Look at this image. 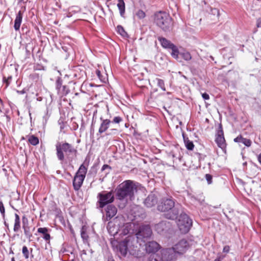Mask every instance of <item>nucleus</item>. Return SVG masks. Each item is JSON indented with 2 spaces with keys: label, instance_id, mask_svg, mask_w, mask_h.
I'll return each mask as SVG.
<instances>
[{
  "label": "nucleus",
  "instance_id": "cd10ccee",
  "mask_svg": "<svg viewBox=\"0 0 261 261\" xmlns=\"http://www.w3.org/2000/svg\"><path fill=\"white\" fill-rule=\"evenodd\" d=\"M182 57L186 61H189L191 59V54L188 51H184L180 54Z\"/></svg>",
  "mask_w": 261,
  "mask_h": 261
},
{
  "label": "nucleus",
  "instance_id": "de8ad7c7",
  "mask_svg": "<svg viewBox=\"0 0 261 261\" xmlns=\"http://www.w3.org/2000/svg\"><path fill=\"white\" fill-rule=\"evenodd\" d=\"M128 231L127 230V232H124V234H127V233H128Z\"/></svg>",
  "mask_w": 261,
  "mask_h": 261
},
{
  "label": "nucleus",
  "instance_id": "c85d7f7f",
  "mask_svg": "<svg viewBox=\"0 0 261 261\" xmlns=\"http://www.w3.org/2000/svg\"><path fill=\"white\" fill-rule=\"evenodd\" d=\"M149 261H161V256H158V254H151L149 257Z\"/></svg>",
  "mask_w": 261,
  "mask_h": 261
},
{
  "label": "nucleus",
  "instance_id": "473e14b6",
  "mask_svg": "<svg viewBox=\"0 0 261 261\" xmlns=\"http://www.w3.org/2000/svg\"><path fill=\"white\" fill-rule=\"evenodd\" d=\"M111 223H109V224L107 227L109 233L111 234V235L114 236L117 233V229H116L115 231H114L113 229L111 230Z\"/></svg>",
  "mask_w": 261,
  "mask_h": 261
},
{
  "label": "nucleus",
  "instance_id": "aec40b11",
  "mask_svg": "<svg viewBox=\"0 0 261 261\" xmlns=\"http://www.w3.org/2000/svg\"><path fill=\"white\" fill-rule=\"evenodd\" d=\"M24 220H25V218H23L22 228L24 230V233L25 237L28 239H30L32 237V234L31 232H30V227L28 226L27 219H25L26 221H27L26 223L25 222Z\"/></svg>",
  "mask_w": 261,
  "mask_h": 261
},
{
  "label": "nucleus",
  "instance_id": "a19ab883",
  "mask_svg": "<svg viewBox=\"0 0 261 261\" xmlns=\"http://www.w3.org/2000/svg\"><path fill=\"white\" fill-rule=\"evenodd\" d=\"M229 251V247L228 246H225L223 249V252L228 253Z\"/></svg>",
  "mask_w": 261,
  "mask_h": 261
},
{
  "label": "nucleus",
  "instance_id": "c03bdc74",
  "mask_svg": "<svg viewBox=\"0 0 261 261\" xmlns=\"http://www.w3.org/2000/svg\"><path fill=\"white\" fill-rule=\"evenodd\" d=\"M96 74L100 78V72L99 70H97L96 71Z\"/></svg>",
  "mask_w": 261,
  "mask_h": 261
},
{
  "label": "nucleus",
  "instance_id": "c756f323",
  "mask_svg": "<svg viewBox=\"0 0 261 261\" xmlns=\"http://www.w3.org/2000/svg\"><path fill=\"white\" fill-rule=\"evenodd\" d=\"M157 84L159 87H160L163 91H165L166 89L164 85V81L159 79H157Z\"/></svg>",
  "mask_w": 261,
  "mask_h": 261
},
{
  "label": "nucleus",
  "instance_id": "423d86ee",
  "mask_svg": "<svg viewBox=\"0 0 261 261\" xmlns=\"http://www.w3.org/2000/svg\"><path fill=\"white\" fill-rule=\"evenodd\" d=\"M87 172V168L82 164L80 166L73 181L74 189L77 191L81 187Z\"/></svg>",
  "mask_w": 261,
  "mask_h": 261
},
{
  "label": "nucleus",
  "instance_id": "7c9ffc66",
  "mask_svg": "<svg viewBox=\"0 0 261 261\" xmlns=\"http://www.w3.org/2000/svg\"><path fill=\"white\" fill-rule=\"evenodd\" d=\"M81 237L84 240L87 241L88 239V236L86 232L84 227H83L81 229Z\"/></svg>",
  "mask_w": 261,
  "mask_h": 261
},
{
  "label": "nucleus",
  "instance_id": "4c0bfd02",
  "mask_svg": "<svg viewBox=\"0 0 261 261\" xmlns=\"http://www.w3.org/2000/svg\"><path fill=\"white\" fill-rule=\"evenodd\" d=\"M122 120L120 117L117 116L114 118L113 122L115 123H119Z\"/></svg>",
  "mask_w": 261,
  "mask_h": 261
},
{
  "label": "nucleus",
  "instance_id": "412c9836",
  "mask_svg": "<svg viewBox=\"0 0 261 261\" xmlns=\"http://www.w3.org/2000/svg\"><path fill=\"white\" fill-rule=\"evenodd\" d=\"M38 233H42L43 236V238L46 241H49L50 239V234L47 232L48 229L46 227H40L37 230Z\"/></svg>",
  "mask_w": 261,
  "mask_h": 261
},
{
  "label": "nucleus",
  "instance_id": "ea45409f",
  "mask_svg": "<svg viewBox=\"0 0 261 261\" xmlns=\"http://www.w3.org/2000/svg\"><path fill=\"white\" fill-rule=\"evenodd\" d=\"M202 96L203 98L205 100H208L210 98V96H209L208 94H207L206 93H203L202 94Z\"/></svg>",
  "mask_w": 261,
  "mask_h": 261
},
{
  "label": "nucleus",
  "instance_id": "bb28decb",
  "mask_svg": "<svg viewBox=\"0 0 261 261\" xmlns=\"http://www.w3.org/2000/svg\"><path fill=\"white\" fill-rule=\"evenodd\" d=\"M117 32L122 36H123V37L126 36L127 34L125 32V31H124L123 27H122L121 26H120V25L117 26Z\"/></svg>",
  "mask_w": 261,
  "mask_h": 261
},
{
  "label": "nucleus",
  "instance_id": "a878e982",
  "mask_svg": "<svg viewBox=\"0 0 261 261\" xmlns=\"http://www.w3.org/2000/svg\"><path fill=\"white\" fill-rule=\"evenodd\" d=\"M172 50L171 52V56L175 59L178 58V50L177 48V47L173 45V47H171L170 48Z\"/></svg>",
  "mask_w": 261,
  "mask_h": 261
},
{
  "label": "nucleus",
  "instance_id": "a211bd4d",
  "mask_svg": "<svg viewBox=\"0 0 261 261\" xmlns=\"http://www.w3.org/2000/svg\"><path fill=\"white\" fill-rule=\"evenodd\" d=\"M22 13L19 11L16 15L14 21V29L16 31L19 30L22 21Z\"/></svg>",
  "mask_w": 261,
  "mask_h": 261
},
{
  "label": "nucleus",
  "instance_id": "39448f33",
  "mask_svg": "<svg viewBox=\"0 0 261 261\" xmlns=\"http://www.w3.org/2000/svg\"><path fill=\"white\" fill-rule=\"evenodd\" d=\"M56 150L57 157L61 161L64 160L65 155L68 156L76 151L73 147L67 143L57 144L56 145Z\"/></svg>",
  "mask_w": 261,
  "mask_h": 261
},
{
  "label": "nucleus",
  "instance_id": "1a4fd4ad",
  "mask_svg": "<svg viewBox=\"0 0 261 261\" xmlns=\"http://www.w3.org/2000/svg\"><path fill=\"white\" fill-rule=\"evenodd\" d=\"M176 254L172 248H166L161 251V261H175Z\"/></svg>",
  "mask_w": 261,
  "mask_h": 261
},
{
  "label": "nucleus",
  "instance_id": "603ef678",
  "mask_svg": "<svg viewBox=\"0 0 261 261\" xmlns=\"http://www.w3.org/2000/svg\"><path fill=\"white\" fill-rule=\"evenodd\" d=\"M12 261H14V259H13V258L12 259Z\"/></svg>",
  "mask_w": 261,
  "mask_h": 261
},
{
  "label": "nucleus",
  "instance_id": "79ce46f5",
  "mask_svg": "<svg viewBox=\"0 0 261 261\" xmlns=\"http://www.w3.org/2000/svg\"><path fill=\"white\" fill-rule=\"evenodd\" d=\"M257 26V27L261 28V20L258 21Z\"/></svg>",
  "mask_w": 261,
  "mask_h": 261
},
{
  "label": "nucleus",
  "instance_id": "e433bc0d",
  "mask_svg": "<svg viewBox=\"0 0 261 261\" xmlns=\"http://www.w3.org/2000/svg\"><path fill=\"white\" fill-rule=\"evenodd\" d=\"M205 178L208 184H211L212 182V176L211 175L206 174L205 175Z\"/></svg>",
  "mask_w": 261,
  "mask_h": 261
},
{
  "label": "nucleus",
  "instance_id": "f257e3e1",
  "mask_svg": "<svg viewBox=\"0 0 261 261\" xmlns=\"http://www.w3.org/2000/svg\"><path fill=\"white\" fill-rule=\"evenodd\" d=\"M142 244L139 242L134 236H128L125 240L116 245L117 253L122 256H125L128 252L130 254L137 257H140L141 253V246Z\"/></svg>",
  "mask_w": 261,
  "mask_h": 261
},
{
  "label": "nucleus",
  "instance_id": "49530a36",
  "mask_svg": "<svg viewBox=\"0 0 261 261\" xmlns=\"http://www.w3.org/2000/svg\"><path fill=\"white\" fill-rule=\"evenodd\" d=\"M113 133H115L116 132H117V130L116 129H112L111 130Z\"/></svg>",
  "mask_w": 261,
  "mask_h": 261
},
{
  "label": "nucleus",
  "instance_id": "9b49d317",
  "mask_svg": "<svg viewBox=\"0 0 261 261\" xmlns=\"http://www.w3.org/2000/svg\"><path fill=\"white\" fill-rule=\"evenodd\" d=\"M188 248L189 244L188 242L186 240H181L171 248L174 249L176 254H182L186 252Z\"/></svg>",
  "mask_w": 261,
  "mask_h": 261
},
{
  "label": "nucleus",
  "instance_id": "6ab92c4d",
  "mask_svg": "<svg viewBox=\"0 0 261 261\" xmlns=\"http://www.w3.org/2000/svg\"><path fill=\"white\" fill-rule=\"evenodd\" d=\"M158 40L161 43L163 47L169 49L171 47H173V45L174 44L166 38L160 37L158 38Z\"/></svg>",
  "mask_w": 261,
  "mask_h": 261
},
{
  "label": "nucleus",
  "instance_id": "c9c22d12",
  "mask_svg": "<svg viewBox=\"0 0 261 261\" xmlns=\"http://www.w3.org/2000/svg\"><path fill=\"white\" fill-rule=\"evenodd\" d=\"M0 212L2 214V215H3V216L4 217L5 210V207H4V204H3V203L2 202V201H0Z\"/></svg>",
  "mask_w": 261,
  "mask_h": 261
},
{
  "label": "nucleus",
  "instance_id": "f03ea898",
  "mask_svg": "<svg viewBox=\"0 0 261 261\" xmlns=\"http://www.w3.org/2000/svg\"><path fill=\"white\" fill-rule=\"evenodd\" d=\"M140 185L132 180H127L123 181L119 186L117 192V196L120 200L125 199L126 201L132 200L134 194L139 189Z\"/></svg>",
  "mask_w": 261,
  "mask_h": 261
},
{
  "label": "nucleus",
  "instance_id": "20e7f679",
  "mask_svg": "<svg viewBox=\"0 0 261 261\" xmlns=\"http://www.w3.org/2000/svg\"><path fill=\"white\" fill-rule=\"evenodd\" d=\"M154 21L155 24L163 30H170L172 26V18L164 12H158L154 14Z\"/></svg>",
  "mask_w": 261,
  "mask_h": 261
},
{
  "label": "nucleus",
  "instance_id": "3c124183",
  "mask_svg": "<svg viewBox=\"0 0 261 261\" xmlns=\"http://www.w3.org/2000/svg\"><path fill=\"white\" fill-rule=\"evenodd\" d=\"M108 261H114V260L113 259H112V260L109 259Z\"/></svg>",
  "mask_w": 261,
  "mask_h": 261
},
{
  "label": "nucleus",
  "instance_id": "6e6552de",
  "mask_svg": "<svg viewBox=\"0 0 261 261\" xmlns=\"http://www.w3.org/2000/svg\"><path fill=\"white\" fill-rule=\"evenodd\" d=\"M152 234V230L149 225H142L136 233V238L142 244L145 243Z\"/></svg>",
  "mask_w": 261,
  "mask_h": 261
},
{
  "label": "nucleus",
  "instance_id": "a18cd8bd",
  "mask_svg": "<svg viewBox=\"0 0 261 261\" xmlns=\"http://www.w3.org/2000/svg\"><path fill=\"white\" fill-rule=\"evenodd\" d=\"M258 160L259 163H261V153L258 156Z\"/></svg>",
  "mask_w": 261,
  "mask_h": 261
},
{
  "label": "nucleus",
  "instance_id": "58836bf2",
  "mask_svg": "<svg viewBox=\"0 0 261 261\" xmlns=\"http://www.w3.org/2000/svg\"><path fill=\"white\" fill-rule=\"evenodd\" d=\"M243 138L242 136H238L234 139V141L236 142L242 143Z\"/></svg>",
  "mask_w": 261,
  "mask_h": 261
},
{
  "label": "nucleus",
  "instance_id": "4468645a",
  "mask_svg": "<svg viewBox=\"0 0 261 261\" xmlns=\"http://www.w3.org/2000/svg\"><path fill=\"white\" fill-rule=\"evenodd\" d=\"M117 212L116 207L112 205H109L107 206L106 210V219L107 221L111 219L116 214Z\"/></svg>",
  "mask_w": 261,
  "mask_h": 261
},
{
  "label": "nucleus",
  "instance_id": "dca6fc26",
  "mask_svg": "<svg viewBox=\"0 0 261 261\" xmlns=\"http://www.w3.org/2000/svg\"><path fill=\"white\" fill-rule=\"evenodd\" d=\"M100 120L101 122L98 129V132L100 134H102L108 129L111 121L109 119H103L102 118H100Z\"/></svg>",
  "mask_w": 261,
  "mask_h": 261
},
{
  "label": "nucleus",
  "instance_id": "9d476101",
  "mask_svg": "<svg viewBox=\"0 0 261 261\" xmlns=\"http://www.w3.org/2000/svg\"><path fill=\"white\" fill-rule=\"evenodd\" d=\"M99 206L103 207L108 203H111L114 199V195L111 192H102L98 194Z\"/></svg>",
  "mask_w": 261,
  "mask_h": 261
},
{
  "label": "nucleus",
  "instance_id": "2f4dec72",
  "mask_svg": "<svg viewBox=\"0 0 261 261\" xmlns=\"http://www.w3.org/2000/svg\"><path fill=\"white\" fill-rule=\"evenodd\" d=\"M22 253L25 258H28L29 256V252L28 248L24 246L22 247Z\"/></svg>",
  "mask_w": 261,
  "mask_h": 261
},
{
  "label": "nucleus",
  "instance_id": "8fccbe9b",
  "mask_svg": "<svg viewBox=\"0 0 261 261\" xmlns=\"http://www.w3.org/2000/svg\"><path fill=\"white\" fill-rule=\"evenodd\" d=\"M129 225V224H127L126 226V227H128Z\"/></svg>",
  "mask_w": 261,
  "mask_h": 261
},
{
  "label": "nucleus",
  "instance_id": "09e8293b",
  "mask_svg": "<svg viewBox=\"0 0 261 261\" xmlns=\"http://www.w3.org/2000/svg\"><path fill=\"white\" fill-rule=\"evenodd\" d=\"M23 0H18V2H21Z\"/></svg>",
  "mask_w": 261,
  "mask_h": 261
},
{
  "label": "nucleus",
  "instance_id": "5701e85b",
  "mask_svg": "<svg viewBox=\"0 0 261 261\" xmlns=\"http://www.w3.org/2000/svg\"><path fill=\"white\" fill-rule=\"evenodd\" d=\"M184 141L185 144L188 150H192L194 148V145L193 142L190 141L188 138L185 137L183 135Z\"/></svg>",
  "mask_w": 261,
  "mask_h": 261
},
{
  "label": "nucleus",
  "instance_id": "ddd939ff",
  "mask_svg": "<svg viewBox=\"0 0 261 261\" xmlns=\"http://www.w3.org/2000/svg\"><path fill=\"white\" fill-rule=\"evenodd\" d=\"M216 142L218 146L223 148L225 146V140L223 136V132L222 129L218 131L216 135Z\"/></svg>",
  "mask_w": 261,
  "mask_h": 261
},
{
  "label": "nucleus",
  "instance_id": "f8f14e48",
  "mask_svg": "<svg viewBox=\"0 0 261 261\" xmlns=\"http://www.w3.org/2000/svg\"><path fill=\"white\" fill-rule=\"evenodd\" d=\"M145 246V250L147 252L153 253L158 250L160 248L159 244L155 241H150L147 243H143Z\"/></svg>",
  "mask_w": 261,
  "mask_h": 261
},
{
  "label": "nucleus",
  "instance_id": "72a5a7b5",
  "mask_svg": "<svg viewBox=\"0 0 261 261\" xmlns=\"http://www.w3.org/2000/svg\"><path fill=\"white\" fill-rule=\"evenodd\" d=\"M136 15L138 16L139 18L141 19L143 18L145 16V14L144 12H143L142 10H139L136 13Z\"/></svg>",
  "mask_w": 261,
  "mask_h": 261
},
{
  "label": "nucleus",
  "instance_id": "0eeeda50",
  "mask_svg": "<svg viewBox=\"0 0 261 261\" xmlns=\"http://www.w3.org/2000/svg\"><path fill=\"white\" fill-rule=\"evenodd\" d=\"M192 224V220L186 214H180L177 222V226L182 233H186L189 231Z\"/></svg>",
  "mask_w": 261,
  "mask_h": 261
},
{
  "label": "nucleus",
  "instance_id": "7ed1b4c3",
  "mask_svg": "<svg viewBox=\"0 0 261 261\" xmlns=\"http://www.w3.org/2000/svg\"><path fill=\"white\" fill-rule=\"evenodd\" d=\"M159 211L168 212L166 217L169 219H174L177 218L179 212L178 208L174 207V202L171 199H167L163 202L158 206Z\"/></svg>",
  "mask_w": 261,
  "mask_h": 261
},
{
  "label": "nucleus",
  "instance_id": "4be33fe9",
  "mask_svg": "<svg viewBox=\"0 0 261 261\" xmlns=\"http://www.w3.org/2000/svg\"><path fill=\"white\" fill-rule=\"evenodd\" d=\"M15 223L14 225V231L17 232L20 228V220L18 214H15Z\"/></svg>",
  "mask_w": 261,
  "mask_h": 261
},
{
  "label": "nucleus",
  "instance_id": "f3484780",
  "mask_svg": "<svg viewBox=\"0 0 261 261\" xmlns=\"http://www.w3.org/2000/svg\"><path fill=\"white\" fill-rule=\"evenodd\" d=\"M157 202V199L154 194H150L148 195L147 198L144 201L145 205L148 207H151L154 206Z\"/></svg>",
  "mask_w": 261,
  "mask_h": 261
},
{
  "label": "nucleus",
  "instance_id": "b1692460",
  "mask_svg": "<svg viewBox=\"0 0 261 261\" xmlns=\"http://www.w3.org/2000/svg\"><path fill=\"white\" fill-rule=\"evenodd\" d=\"M117 7L119 10L121 16H122L125 12V4L123 0H118Z\"/></svg>",
  "mask_w": 261,
  "mask_h": 261
},
{
  "label": "nucleus",
  "instance_id": "393cba45",
  "mask_svg": "<svg viewBox=\"0 0 261 261\" xmlns=\"http://www.w3.org/2000/svg\"><path fill=\"white\" fill-rule=\"evenodd\" d=\"M29 141L33 145H36L39 143L38 138L34 135L29 137Z\"/></svg>",
  "mask_w": 261,
  "mask_h": 261
},
{
  "label": "nucleus",
  "instance_id": "f704fd0d",
  "mask_svg": "<svg viewBox=\"0 0 261 261\" xmlns=\"http://www.w3.org/2000/svg\"><path fill=\"white\" fill-rule=\"evenodd\" d=\"M242 143L247 147H249L251 144V141L250 140L246 138H243Z\"/></svg>",
  "mask_w": 261,
  "mask_h": 261
},
{
  "label": "nucleus",
  "instance_id": "2eb2a0df",
  "mask_svg": "<svg viewBox=\"0 0 261 261\" xmlns=\"http://www.w3.org/2000/svg\"><path fill=\"white\" fill-rule=\"evenodd\" d=\"M169 228V224L166 221H162L155 226V230L159 233H162L164 231Z\"/></svg>",
  "mask_w": 261,
  "mask_h": 261
},
{
  "label": "nucleus",
  "instance_id": "37998d69",
  "mask_svg": "<svg viewBox=\"0 0 261 261\" xmlns=\"http://www.w3.org/2000/svg\"><path fill=\"white\" fill-rule=\"evenodd\" d=\"M109 166L107 165H104L103 166H102V170H104L106 168H109Z\"/></svg>",
  "mask_w": 261,
  "mask_h": 261
}]
</instances>
